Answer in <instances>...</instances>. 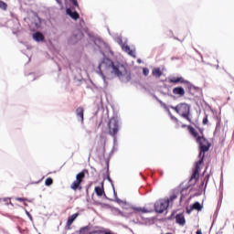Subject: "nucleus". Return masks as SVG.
<instances>
[{
	"mask_svg": "<svg viewBox=\"0 0 234 234\" xmlns=\"http://www.w3.org/2000/svg\"><path fill=\"white\" fill-rule=\"evenodd\" d=\"M106 69V76L109 80L119 78L123 83H127L131 80V72L127 71V68L120 62H113L110 58H103L99 64V69Z\"/></svg>",
	"mask_w": 234,
	"mask_h": 234,
	"instance_id": "nucleus-1",
	"label": "nucleus"
},
{
	"mask_svg": "<svg viewBox=\"0 0 234 234\" xmlns=\"http://www.w3.org/2000/svg\"><path fill=\"white\" fill-rule=\"evenodd\" d=\"M197 144H198L199 149V160L196 162L195 167L192 172V176H206V168H204V158L206 156V153L209 151L211 147V143L204 137V132L201 131V135L197 137ZM202 169H204L202 171Z\"/></svg>",
	"mask_w": 234,
	"mask_h": 234,
	"instance_id": "nucleus-2",
	"label": "nucleus"
},
{
	"mask_svg": "<svg viewBox=\"0 0 234 234\" xmlns=\"http://www.w3.org/2000/svg\"><path fill=\"white\" fill-rule=\"evenodd\" d=\"M171 109L176 111V112H177L181 118H184L191 123V105L186 102H181L176 106H172Z\"/></svg>",
	"mask_w": 234,
	"mask_h": 234,
	"instance_id": "nucleus-3",
	"label": "nucleus"
},
{
	"mask_svg": "<svg viewBox=\"0 0 234 234\" xmlns=\"http://www.w3.org/2000/svg\"><path fill=\"white\" fill-rule=\"evenodd\" d=\"M109 134L111 136H115L120 131V125L118 124V120L112 118L108 123Z\"/></svg>",
	"mask_w": 234,
	"mask_h": 234,
	"instance_id": "nucleus-4",
	"label": "nucleus"
},
{
	"mask_svg": "<svg viewBox=\"0 0 234 234\" xmlns=\"http://www.w3.org/2000/svg\"><path fill=\"white\" fill-rule=\"evenodd\" d=\"M169 83H174V85H176L178 83H183L184 85H186L187 89L191 90V89H195V86L191 84V82L184 80V77H172L168 79Z\"/></svg>",
	"mask_w": 234,
	"mask_h": 234,
	"instance_id": "nucleus-5",
	"label": "nucleus"
},
{
	"mask_svg": "<svg viewBox=\"0 0 234 234\" xmlns=\"http://www.w3.org/2000/svg\"><path fill=\"white\" fill-rule=\"evenodd\" d=\"M167 207H169V201H166L165 198L159 199L154 204V209L156 213H164Z\"/></svg>",
	"mask_w": 234,
	"mask_h": 234,
	"instance_id": "nucleus-6",
	"label": "nucleus"
},
{
	"mask_svg": "<svg viewBox=\"0 0 234 234\" xmlns=\"http://www.w3.org/2000/svg\"><path fill=\"white\" fill-rule=\"evenodd\" d=\"M131 215H144L145 213H153V208L142 207H132Z\"/></svg>",
	"mask_w": 234,
	"mask_h": 234,
	"instance_id": "nucleus-7",
	"label": "nucleus"
},
{
	"mask_svg": "<svg viewBox=\"0 0 234 234\" xmlns=\"http://www.w3.org/2000/svg\"><path fill=\"white\" fill-rule=\"evenodd\" d=\"M81 184H83V176H77L76 180L73 181L70 187L73 189V191H81V189H83Z\"/></svg>",
	"mask_w": 234,
	"mask_h": 234,
	"instance_id": "nucleus-8",
	"label": "nucleus"
},
{
	"mask_svg": "<svg viewBox=\"0 0 234 234\" xmlns=\"http://www.w3.org/2000/svg\"><path fill=\"white\" fill-rule=\"evenodd\" d=\"M80 217V213H75L68 218L67 223H66V229H71V226L74 223V220H76Z\"/></svg>",
	"mask_w": 234,
	"mask_h": 234,
	"instance_id": "nucleus-9",
	"label": "nucleus"
},
{
	"mask_svg": "<svg viewBox=\"0 0 234 234\" xmlns=\"http://www.w3.org/2000/svg\"><path fill=\"white\" fill-rule=\"evenodd\" d=\"M172 92L175 96H178L179 98H184V96H186V90H184L182 86L174 88Z\"/></svg>",
	"mask_w": 234,
	"mask_h": 234,
	"instance_id": "nucleus-10",
	"label": "nucleus"
},
{
	"mask_svg": "<svg viewBox=\"0 0 234 234\" xmlns=\"http://www.w3.org/2000/svg\"><path fill=\"white\" fill-rule=\"evenodd\" d=\"M105 139L101 138L97 144V152L101 154H105Z\"/></svg>",
	"mask_w": 234,
	"mask_h": 234,
	"instance_id": "nucleus-11",
	"label": "nucleus"
},
{
	"mask_svg": "<svg viewBox=\"0 0 234 234\" xmlns=\"http://www.w3.org/2000/svg\"><path fill=\"white\" fill-rule=\"evenodd\" d=\"M176 224H179V226H186V218L184 217V214H177L176 216Z\"/></svg>",
	"mask_w": 234,
	"mask_h": 234,
	"instance_id": "nucleus-12",
	"label": "nucleus"
},
{
	"mask_svg": "<svg viewBox=\"0 0 234 234\" xmlns=\"http://www.w3.org/2000/svg\"><path fill=\"white\" fill-rule=\"evenodd\" d=\"M66 12H67L68 16H69V17L71 19H74L75 21L80 19V14H78V12L72 11V9H70V8H68L66 10Z\"/></svg>",
	"mask_w": 234,
	"mask_h": 234,
	"instance_id": "nucleus-13",
	"label": "nucleus"
},
{
	"mask_svg": "<svg viewBox=\"0 0 234 234\" xmlns=\"http://www.w3.org/2000/svg\"><path fill=\"white\" fill-rule=\"evenodd\" d=\"M122 48L123 52H126V54H128L132 58H136V54H135L134 50L131 49V48L129 46L122 45Z\"/></svg>",
	"mask_w": 234,
	"mask_h": 234,
	"instance_id": "nucleus-14",
	"label": "nucleus"
},
{
	"mask_svg": "<svg viewBox=\"0 0 234 234\" xmlns=\"http://www.w3.org/2000/svg\"><path fill=\"white\" fill-rule=\"evenodd\" d=\"M178 198V191H174L169 198H166V202H168V206H172L173 202Z\"/></svg>",
	"mask_w": 234,
	"mask_h": 234,
	"instance_id": "nucleus-15",
	"label": "nucleus"
},
{
	"mask_svg": "<svg viewBox=\"0 0 234 234\" xmlns=\"http://www.w3.org/2000/svg\"><path fill=\"white\" fill-rule=\"evenodd\" d=\"M193 209H196L197 211H201L202 210V205H200L199 202H196L194 203L192 206H190V209L187 208L186 209V213H191V211H193Z\"/></svg>",
	"mask_w": 234,
	"mask_h": 234,
	"instance_id": "nucleus-16",
	"label": "nucleus"
},
{
	"mask_svg": "<svg viewBox=\"0 0 234 234\" xmlns=\"http://www.w3.org/2000/svg\"><path fill=\"white\" fill-rule=\"evenodd\" d=\"M187 129H188V132L190 133L191 136H193V138H195V140L197 142V138H200V135H198V132H197V130L191 125H188Z\"/></svg>",
	"mask_w": 234,
	"mask_h": 234,
	"instance_id": "nucleus-17",
	"label": "nucleus"
},
{
	"mask_svg": "<svg viewBox=\"0 0 234 234\" xmlns=\"http://www.w3.org/2000/svg\"><path fill=\"white\" fill-rule=\"evenodd\" d=\"M76 114L80 122L83 123V116H84V110L83 107H79L76 109Z\"/></svg>",
	"mask_w": 234,
	"mask_h": 234,
	"instance_id": "nucleus-18",
	"label": "nucleus"
},
{
	"mask_svg": "<svg viewBox=\"0 0 234 234\" xmlns=\"http://www.w3.org/2000/svg\"><path fill=\"white\" fill-rule=\"evenodd\" d=\"M33 39L37 42L45 41V36H43L41 32H37L33 34Z\"/></svg>",
	"mask_w": 234,
	"mask_h": 234,
	"instance_id": "nucleus-19",
	"label": "nucleus"
},
{
	"mask_svg": "<svg viewBox=\"0 0 234 234\" xmlns=\"http://www.w3.org/2000/svg\"><path fill=\"white\" fill-rule=\"evenodd\" d=\"M94 190L97 197H103V195H105V190L103 189V186H95Z\"/></svg>",
	"mask_w": 234,
	"mask_h": 234,
	"instance_id": "nucleus-20",
	"label": "nucleus"
},
{
	"mask_svg": "<svg viewBox=\"0 0 234 234\" xmlns=\"http://www.w3.org/2000/svg\"><path fill=\"white\" fill-rule=\"evenodd\" d=\"M152 74L153 76H154V78H160L162 76V70H160V68H154L152 70Z\"/></svg>",
	"mask_w": 234,
	"mask_h": 234,
	"instance_id": "nucleus-21",
	"label": "nucleus"
},
{
	"mask_svg": "<svg viewBox=\"0 0 234 234\" xmlns=\"http://www.w3.org/2000/svg\"><path fill=\"white\" fill-rule=\"evenodd\" d=\"M75 39H83V33L81 31L77 30V32L74 35Z\"/></svg>",
	"mask_w": 234,
	"mask_h": 234,
	"instance_id": "nucleus-22",
	"label": "nucleus"
},
{
	"mask_svg": "<svg viewBox=\"0 0 234 234\" xmlns=\"http://www.w3.org/2000/svg\"><path fill=\"white\" fill-rule=\"evenodd\" d=\"M0 8L1 10H7L8 8V4L0 0Z\"/></svg>",
	"mask_w": 234,
	"mask_h": 234,
	"instance_id": "nucleus-23",
	"label": "nucleus"
},
{
	"mask_svg": "<svg viewBox=\"0 0 234 234\" xmlns=\"http://www.w3.org/2000/svg\"><path fill=\"white\" fill-rule=\"evenodd\" d=\"M77 176H89V170L84 169L82 172L77 174Z\"/></svg>",
	"mask_w": 234,
	"mask_h": 234,
	"instance_id": "nucleus-24",
	"label": "nucleus"
},
{
	"mask_svg": "<svg viewBox=\"0 0 234 234\" xmlns=\"http://www.w3.org/2000/svg\"><path fill=\"white\" fill-rule=\"evenodd\" d=\"M104 175L103 176H109V161H106V167L104 168Z\"/></svg>",
	"mask_w": 234,
	"mask_h": 234,
	"instance_id": "nucleus-25",
	"label": "nucleus"
},
{
	"mask_svg": "<svg viewBox=\"0 0 234 234\" xmlns=\"http://www.w3.org/2000/svg\"><path fill=\"white\" fill-rule=\"evenodd\" d=\"M186 195H187V187L186 188H183L181 190V200L186 198Z\"/></svg>",
	"mask_w": 234,
	"mask_h": 234,
	"instance_id": "nucleus-26",
	"label": "nucleus"
},
{
	"mask_svg": "<svg viewBox=\"0 0 234 234\" xmlns=\"http://www.w3.org/2000/svg\"><path fill=\"white\" fill-rule=\"evenodd\" d=\"M89 229H90V227H89V226L82 227V228L80 229V234H83V233H85V231H89Z\"/></svg>",
	"mask_w": 234,
	"mask_h": 234,
	"instance_id": "nucleus-27",
	"label": "nucleus"
},
{
	"mask_svg": "<svg viewBox=\"0 0 234 234\" xmlns=\"http://www.w3.org/2000/svg\"><path fill=\"white\" fill-rule=\"evenodd\" d=\"M53 183L54 181L52 180L51 177L47 178L45 181L46 186H52Z\"/></svg>",
	"mask_w": 234,
	"mask_h": 234,
	"instance_id": "nucleus-28",
	"label": "nucleus"
},
{
	"mask_svg": "<svg viewBox=\"0 0 234 234\" xmlns=\"http://www.w3.org/2000/svg\"><path fill=\"white\" fill-rule=\"evenodd\" d=\"M209 120L207 119V114L205 115L203 118V125H207Z\"/></svg>",
	"mask_w": 234,
	"mask_h": 234,
	"instance_id": "nucleus-29",
	"label": "nucleus"
},
{
	"mask_svg": "<svg viewBox=\"0 0 234 234\" xmlns=\"http://www.w3.org/2000/svg\"><path fill=\"white\" fill-rule=\"evenodd\" d=\"M15 200H16L17 202H27V198L25 197H16Z\"/></svg>",
	"mask_w": 234,
	"mask_h": 234,
	"instance_id": "nucleus-30",
	"label": "nucleus"
},
{
	"mask_svg": "<svg viewBox=\"0 0 234 234\" xmlns=\"http://www.w3.org/2000/svg\"><path fill=\"white\" fill-rule=\"evenodd\" d=\"M143 74H144V76H149V69L144 68V69H143Z\"/></svg>",
	"mask_w": 234,
	"mask_h": 234,
	"instance_id": "nucleus-31",
	"label": "nucleus"
},
{
	"mask_svg": "<svg viewBox=\"0 0 234 234\" xmlns=\"http://www.w3.org/2000/svg\"><path fill=\"white\" fill-rule=\"evenodd\" d=\"M197 181H198V177H197V176L190 177V182H197Z\"/></svg>",
	"mask_w": 234,
	"mask_h": 234,
	"instance_id": "nucleus-32",
	"label": "nucleus"
},
{
	"mask_svg": "<svg viewBox=\"0 0 234 234\" xmlns=\"http://www.w3.org/2000/svg\"><path fill=\"white\" fill-rule=\"evenodd\" d=\"M74 6H79L78 0H70Z\"/></svg>",
	"mask_w": 234,
	"mask_h": 234,
	"instance_id": "nucleus-33",
	"label": "nucleus"
},
{
	"mask_svg": "<svg viewBox=\"0 0 234 234\" xmlns=\"http://www.w3.org/2000/svg\"><path fill=\"white\" fill-rule=\"evenodd\" d=\"M32 25H34V26L36 27V28H39V27H40V25H39V24L35 23V22H33V23H32Z\"/></svg>",
	"mask_w": 234,
	"mask_h": 234,
	"instance_id": "nucleus-34",
	"label": "nucleus"
},
{
	"mask_svg": "<svg viewBox=\"0 0 234 234\" xmlns=\"http://www.w3.org/2000/svg\"><path fill=\"white\" fill-rule=\"evenodd\" d=\"M171 118L174 120V122H178V119L175 116H171Z\"/></svg>",
	"mask_w": 234,
	"mask_h": 234,
	"instance_id": "nucleus-35",
	"label": "nucleus"
},
{
	"mask_svg": "<svg viewBox=\"0 0 234 234\" xmlns=\"http://www.w3.org/2000/svg\"><path fill=\"white\" fill-rule=\"evenodd\" d=\"M58 5H63V2L61 0H56Z\"/></svg>",
	"mask_w": 234,
	"mask_h": 234,
	"instance_id": "nucleus-36",
	"label": "nucleus"
},
{
	"mask_svg": "<svg viewBox=\"0 0 234 234\" xmlns=\"http://www.w3.org/2000/svg\"><path fill=\"white\" fill-rule=\"evenodd\" d=\"M196 234H202V230L200 229L197 230Z\"/></svg>",
	"mask_w": 234,
	"mask_h": 234,
	"instance_id": "nucleus-37",
	"label": "nucleus"
},
{
	"mask_svg": "<svg viewBox=\"0 0 234 234\" xmlns=\"http://www.w3.org/2000/svg\"><path fill=\"white\" fill-rule=\"evenodd\" d=\"M27 215H28V217H30V213L29 212H27Z\"/></svg>",
	"mask_w": 234,
	"mask_h": 234,
	"instance_id": "nucleus-38",
	"label": "nucleus"
},
{
	"mask_svg": "<svg viewBox=\"0 0 234 234\" xmlns=\"http://www.w3.org/2000/svg\"><path fill=\"white\" fill-rule=\"evenodd\" d=\"M27 215H28V217H30V213L29 212H27Z\"/></svg>",
	"mask_w": 234,
	"mask_h": 234,
	"instance_id": "nucleus-39",
	"label": "nucleus"
},
{
	"mask_svg": "<svg viewBox=\"0 0 234 234\" xmlns=\"http://www.w3.org/2000/svg\"><path fill=\"white\" fill-rule=\"evenodd\" d=\"M138 63H142V60L138 59Z\"/></svg>",
	"mask_w": 234,
	"mask_h": 234,
	"instance_id": "nucleus-40",
	"label": "nucleus"
},
{
	"mask_svg": "<svg viewBox=\"0 0 234 234\" xmlns=\"http://www.w3.org/2000/svg\"><path fill=\"white\" fill-rule=\"evenodd\" d=\"M35 184H39V181H37V182H35Z\"/></svg>",
	"mask_w": 234,
	"mask_h": 234,
	"instance_id": "nucleus-41",
	"label": "nucleus"
},
{
	"mask_svg": "<svg viewBox=\"0 0 234 234\" xmlns=\"http://www.w3.org/2000/svg\"><path fill=\"white\" fill-rule=\"evenodd\" d=\"M107 178H108V180H111V177L108 176Z\"/></svg>",
	"mask_w": 234,
	"mask_h": 234,
	"instance_id": "nucleus-42",
	"label": "nucleus"
},
{
	"mask_svg": "<svg viewBox=\"0 0 234 234\" xmlns=\"http://www.w3.org/2000/svg\"><path fill=\"white\" fill-rule=\"evenodd\" d=\"M25 204V206H28L27 203H24Z\"/></svg>",
	"mask_w": 234,
	"mask_h": 234,
	"instance_id": "nucleus-43",
	"label": "nucleus"
},
{
	"mask_svg": "<svg viewBox=\"0 0 234 234\" xmlns=\"http://www.w3.org/2000/svg\"><path fill=\"white\" fill-rule=\"evenodd\" d=\"M41 180H43V177L40 179V182H41Z\"/></svg>",
	"mask_w": 234,
	"mask_h": 234,
	"instance_id": "nucleus-44",
	"label": "nucleus"
}]
</instances>
